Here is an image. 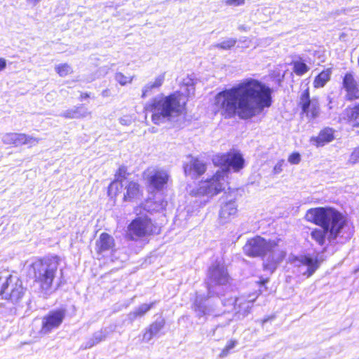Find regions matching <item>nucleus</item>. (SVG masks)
Instances as JSON below:
<instances>
[{
	"label": "nucleus",
	"mask_w": 359,
	"mask_h": 359,
	"mask_svg": "<svg viewBox=\"0 0 359 359\" xmlns=\"http://www.w3.org/2000/svg\"><path fill=\"white\" fill-rule=\"evenodd\" d=\"M237 213V205L236 202L230 200L221 206L219 211V219L222 223H226L233 218Z\"/></svg>",
	"instance_id": "6ab92c4d"
},
{
	"label": "nucleus",
	"mask_w": 359,
	"mask_h": 359,
	"mask_svg": "<svg viewBox=\"0 0 359 359\" xmlns=\"http://www.w3.org/2000/svg\"><path fill=\"white\" fill-rule=\"evenodd\" d=\"M271 240L266 241L261 236L249 239L243 246L244 252L249 257L264 256L267 252Z\"/></svg>",
	"instance_id": "ddd939ff"
},
{
	"label": "nucleus",
	"mask_w": 359,
	"mask_h": 359,
	"mask_svg": "<svg viewBox=\"0 0 359 359\" xmlns=\"http://www.w3.org/2000/svg\"><path fill=\"white\" fill-rule=\"evenodd\" d=\"M0 295L3 299H9L13 302H18L24 294V288L19 279L9 276L1 280Z\"/></svg>",
	"instance_id": "6e6552de"
},
{
	"label": "nucleus",
	"mask_w": 359,
	"mask_h": 359,
	"mask_svg": "<svg viewBox=\"0 0 359 359\" xmlns=\"http://www.w3.org/2000/svg\"><path fill=\"white\" fill-rule=\"evenodd\" d=\"M299 105L308 118H315L318 116L320 111L318 103L316 100L310 99L308 88L300 95Z\"/></svg>",
	"instance_id": "dca6fc26"
},
{
	"label": "nucleus",
	"mask_w": 359,
	"mask_h": 359,
	"mask_svg": "<svg viewBox=\"0 0 359 359\" xmlns=\"http://www.w3.org/2000/svg\"><path fill=\"white\" fill-rule=\"evenodd\" d=\"M220 319H224L222 321H219L218 324L215 326V329L212 330V336L215 335V332L222 327H224L228 325H229L230 322L232 320L230 317V314H224L223 316L220 317Z\"/></svg>",
	"instance_id": "f704fd0d"
},
{
	"label": "nucleus",
	"mask_w": 359,
	"mask_h": 359,
	"mask_svg": "<svg viewBox=\"0 0 359 359\" xmlns=\"http://www.w3.org/2000/svg\"><path fill=\"white\" fill-rule=\"evenodd\" d=\"M102 95L103 97H109V96H111V91H110V90L109 89H105L104 90H102Z\"/></svg>",
	"instance_id": "79ce46f5"
},
{
	"label": "nucleus",
	"mask_w": 359,
	"mask_h": 359,
	"mask_svg": "<svg viewBox=\"0 0 359 359\" xmlns=\"http://www.w3.org/2000/svg\"><path fill=\"white\" fill-rule=\"evenodd\" d=\"M89 94L88 93H81V97H80V100H82L83 99H86L87 97H89Z\"/></svg>",
	"instance_id": "c03bdc74"
},
{
	"label": "nucleus",
	"mask_w": 359,
	"mask_h": 359,
	"mask_svg": "<svg viewBox=\"0 0 359 359\" xmlns=\"http://www.w3.org/2000/svg\"><path fill=\"white\" fill-rule=\"evenodd\" d=\"M126 192L124 193L123 199L124 201H133L140 198L141 196V191L140 189V184L134 181L128 182L125 185Z\"/></svg>",
	"instance_id": "5701e85b"
},
{
	"label": "nucleus",
	"mask_w": 359,
	"mask_h": 359,
	"mask_svg": "<svg viewBox=\"0 0 359 359\" xmlns=\"http://www.w3.org/2000/svg\"><path fill=\"white\" fill-rule=\"evenodd\" d=\"M156 303V302H153L150 304H141L128 314L127 320L130 323H133L137 318L144 316L151 308L154 306Z\"/></svg>",
	"instance_id": "b1692460"
},
{
	"label": "nucleus",
	"mask_w": 359,
	"mask_h": 359,
	"mask_svg": "<svg viewBox=\"0 0 359 359\" xmlns=\"http://www.w3.org/2000/svg\"><path fill=\"white\" fill-rule=\"evenodd\" d=\"M282 169H281V164L278 165H276V166L274 167V170H276V172H279Z\"/></svg>",
	"instance_id": "a18cd8bd"
},
{
	"label": "nucleus",
	"mask_w": 359,
	"mask_h": 359,
	"mask_svg": "<svg viewBox=\"0 0 359 359\" xmlns=\"http://www.w3.org/2000/svg\"><path fill=\"white\" fill-rule=\"evenodd\" d=\"M134 76H126L121 72H116L114 75V79L121 85L126 86L127 83H132Z\"/></svg>",
	"instance_id": "473e14b6"
},
{
	"label": "nucleus",
	"mask_w": 359,
	"mask_h": 359,
	"mask_svg": "<svg viewBox=\"0 0 359 359\" xmlns=\"http://www.w3.org/2000/svg\"><path fill=\"white\" fill-rule=\"evenodd\" d=\"M55 69L56 72L60 76H66L67 75H68L72 72V67L66 63L58 65L55 66Z\"/></svg>",
	"instance_id": "72a5a7b5"
},
{
	"label": "nucleus",
	"mask_w": 359,
	"mask_h": 359,
	"mask_svg": "<svg viewBox=\"0 0 359 359\" xmlns=\"http://www.w3.org/2000/svg\"><path fill=\"white\" fill-rule=\"evenodd\" d=\"M120 123L121 124H123V125H126L127 124L126 120L125 118H120Z\"/></svg>",
	"instance_id": "09e8293b"
},
{
	"label": "nucleus",
	"mask_w": 359,
	"mask_h": 359,
	"mask_svg": "<svg viewBox=\"0 0 359 359\" xmlns=\"http://www.w3.org/2000/svg\"><path fill=\"white\" fill-rule=\"evenodd\" d=\"M165 80V74L158 75L154 82L147 83L142 90V97L145 98L150 95L156 89L159 88Z\"/></svg>",
	"instance_id": "393cba45"
},
{
	"label": "nucleus",
	"mask_w": 359,
	"mask_h": 359,
	"mask_svg": "<svg viewBox=\"0 0 359 359\" xmlns=\"http://www.w3.org/2000/svg\"><path fill=\"white\" fill-rule=\"evenodd\" d=\"M165 324V322L163 318H157L147 329H146L145 332L143 334V341L145 342L150 341L153 337L157 336L158 332L164 327Z\"/></svg>",
	"instance_id": "aec40b11"
},
{
	"label": "nucleus",
	"mask_w": 359,
	"mask_h": 359,
	"mask_svg": "<svg viewBox=\"0 0 359 359\" xmlns=\"http://www.w3.org/2000/svg\"><path fill=\"white\" fill-rule=\"evenodd\" d=\"M238 29L239 30H241V31H248V29L246 27H245L244 25H241L239 27H238Z\"/></svg>",
	"instance_id": "49530a36"
},
{
	"label": "nucleus",
	"mask_w": 359,
	"mask_h": 359,
	"mask_svg": "<svg viewBox=\"0 0 359 359\" xmlns=\"http://www.w3.org/2000/svg\"><path fill=\"white\" fill-rule=\"evenodd\" d=\"M151 219L147 216L138 217L133 219L128 227V237L131 240H136L155 232Z\"/></svg>",
	"instance_id": "0eeeda50"
},
{
	"label": "nucleus",
	"mask_w": 359,
	"mask_h": 359,
	"mask_svg": "<svg viewBox=\"0 0 359 359\" xmlns=\"http://www.w3.org/2000/svg\"><path fill=\"white\" fill-rule=\"evenodd\" d=\"M126 172V168L124 166L120 167L118 168V172L116 174V179L114 182H112L109 186V194H114L116 195L117 192L119 191V187H122L123 184H122V178H125V175Z\"/></svg>",
	"instance_id": "bb28decb"
},
{
	"label": "nucleus",
	"mask_w": 359,
	"mask_h": 359,
	"mask_svg": "<svg viewBox=\"0 0 359 359\" xmlns=\"http://www.w3.org/2000/svg\"><path fill=\"white\" fill-rule=\"evenodd\" d=\"M271 89L264 83L247 79L218 93L214 98L213 110L225 118L238 116L243 120L250 119L271 105Z\"/></svg>",
	"instance_id": "f257e3e1"
},
{
	"label": "nucleus",
	"mask_w": 359,
	"mask_h": 359,
	"mask_svg": "<svg viewBox=\"0 0 359 359\" xmlns=\"http://www.w3.org/2000/svg\"><path fill=\"white\" fill-rule=\"evenodd\" d=\"M330 71L329 69L323 71L316 77L313 82L314 86L316 88L323 87L325 84L330 80Z\"/></svg>",
	"instance_id": "c85d7f7f"
},
{
	"label": "nucleus",
	"mask_w": 359,
	"mask_h": 359,
	"mask_svg": "<svg viewBox=\"0 0 359 359\" xmlns=\"http://www.w3.org/2000/svg\"><path fill=\"white\" fill-rule=\"evenodd\" d=\"M357 271H359V269Z\"/></svg>",
	"instance_id": "603ef678"
},
{
	"label": "nucleus",
	"mask_w": 359,
	"mask_h": 359,
	"mask_svg": "<svg viewBox=\"0 0 359 359\" xmlns=\"http://www.w3.org/2000/svg\"><path fill=\"white\" fill-rule=\"evenodd\" d=\"M237 344H238V342L236 340H230L229 341H228L226 345L225 346V347L223 348V350L220 353L219 357L224 358V357L227 356L229 355V352L231 351V350H232L233 348H235V346L237 345Z\"/></svg>",
	"instance_id": "c9c22d12"
},
{
	"label": "nucleus",
	"mask_w": 359,
	"mask_h": 359,
	"mask_svg": "<svg viewBox=\"0 0 359 359\" xmlns=\"http://www.w3.org/2000/svg\"><path fill=\"white\" fill-rule=\"evenodd\" d=\"M306 219L323 229H315L311 231V238L323 245L329 232V238L335 239L346 224V219L341 213L334 208H317L309 209Z\"/></svg>",
	"instance_id": "f03ea898"
},
{
	"label": "nucleus",
	"mask_w": 359,
	"mask_h": 359,
	"mask_svg": "<svg viewBox=\"0 0 359 359\" xmlns=\"http://www.w3.org/2000/svg\"><path fill=\"white\" fill-rule=\"evenodd\" d=\"M183 84L186 86V94L189 96L191 95H194V80L191 78H187L184 79Z\"/></svg>",
	"instance_id": "e433bc0d"
},
{
	"label": "nucleus",
	"mask_w": 359,
	"mask_h": 359,
	"mask_svg": "<svg viewBox=\"0 0 359 359\" xmlns=\"http://www.w3.org/2000/svg\"><path fill=\"white\" fill-rule=\"evenodd\" d=\"M147 108L152 111L151 120L156 125L172 121L181 113L180 101L175 93L165 97H156Z\"/></svg>",
	"instance_id": "20e7f679"
},
{
	"label": "nucleus",
	"mask_w": 359,
	"mask_h": 359,
	"mask_svg": "<svg viewBox=\"0 0 359 359\" xmlns=\"http://www.w3.org/2000/svg\"><path fill=\"white\" fill-rule=\"evenodd\" d=\"M213 163L221 168L210 180L202 182L198 189V194L212 196L224 189L225 176L232 168L235 172L243 168L244 159L238 152L217 154L212 157Z\"/></svg>",
	"instance_id": "7ed1b4c3"
},
{
	"label": "nucleus",
	"mask_w": 359,
	"mask_h": 359,
	"mask_svg": "<svg viewBox=\"0 0 359 359\" xmlns=\"http://www.w3.org/2000/svg\"><path fill=\"white\" fill-rule=\"evenodd\" d=\"M59 258L56 256L45 257L33 262L30 271L34 273L35 280L44 291L51 288L59 265Z\"/></svg>",
	"instance_id": "39448f33"
},
{
	"label": "nucleus",
	"mask_w": 359,
	"mask_h": 359,
	"mask_svg": "<svg viewBox=\"0 0 359 359\" xmlns=\"http://www.w3.org/2000/svg\"><path fill=\"white\" fill-rule=\"evenodd\" d=\"M65 311L62 309L50 311L43 318L41 332L46 334L57 328L62 323Z\"/></svg>",
	"instance_id": "4468645a"
},
{
	"label": "nucleus",
	"mask_w": 359,
	"mask_h": 359,
	"mask_svg": "<svg viewBox=\"0 0 359 359\" xmlns=\"http://www.w3.org/2000/svg\"><path fill=\"white\" fill-rule=\"evenodd\" d=\"M245 0H224V3L226 6H239L245 4Z\"/></svg>",
	"instance_id": "58836bf2"
},
{
	"label": "nucleus",
	"mask_w": 359,
	"mask_h": 359,
	"mask_svg": "<svg viewBox=\"0 0 359 359\" xmlns=\"http://www.w3.org/2000/svg\"><path fill=\"white\" fill-rule=\"evenodd\" d=\"M348 119L353 126H359V105L347 112Z\"/></svg>",
	"instance_id": "7c9ffc66"
},
{
	"label": "nucleus",
	"mask_w": 359,
	"mask_h": 359,
	"mask_svg": "<svg viewBox=\"0 0 359 359\" xmlns=\"http://www.w3.org/2000/svg\"><path fill=\"white\" fill-rule=\"evenodd\" d=\"M254 301V299H250L245 297H240L224 299L222 304L224 306H233L235 318L237 320H241L250 313Z\"/></svg>",
	"instance_id": "f8f14e48"
},
{
	"label": "nucleus",
	"mask_w": 359,
	"mask_h": 359,
	"mask_svg": "<svg viewBox=\"0 0 359 359\" xmlns=\"http://www.w3.org/2000/svg\"><path fill=\"white\" fill-rule=\"evenodd\" d=\"M301 161V156L299 153H292L288 158V161L291 164H298Z\"/></svg>",
	"instance_id": "4c0bfd02"
},
{
	"label": "nucleus",
	"mask_w": 359,
	"mask_h": 359,
	"mask_svg": "<svg viewBox=\"0 0 359 359\" xmlns=\"http://www.w3.org/2000/svg\"><path fill=\"white\" fill-rule=\"evenodd\" d=\"M292 65L293 72L298 76H302L310 69L309 67L302 61H294Z\"/></svg>",
	"instance_id": "c756f323"
},
{
	"label": "nucleus",
	"mask_w": 359,
	"mask_h": 359,
	"mask_svg": "<svg viewBox=\"0 0 359 359\" xmlns=\"http://www.w3.org/2000/svg\"><path fill=\"white\" fill-rule=\"evenodd\" d=\"M255 359H266L264 357H262V358H255Z\"/></svg>",
	"instance_id": "8fccbe9b"
},
{
	"label": "nucleus",
	"mask_w": 359,
	"mask_h": 359,
	"mask_svg": "<svg viewBox=\"0 0 359 359\" xmlns=\"http://www.w3.org/2000/svg\"><path fill=\"white\" fill-rule=\"evenodd\" d=\"M1 140L6 144H13L15 147L27 144L29 147L36 145L39 142V139L36 137L18 133H6L2 136Z\"/></svg>",
	"instance_id": "2eb2a0df"
},
{
	"label": "nucleus",
	"mask_w": 359,
	"mask_h": 359,
	"mask_svg": "<svg viewBox=\"0 0 359 359\" xmlns=\"http://www.w3.org/2000/svg\"><path fill=\"white\" fill-rule=\"evenodd\" d=\"M229 280L230 276L226 267L219 262H214L209 267L207 274L206 284L209 296L219 294V292L215 290V287L226 285Z\"/></svg>",
	"instance_id": "423d86ee"
},
{
	"label": "nucleus",
	"mask_w": 359,
	"mask_h": 359,
	"mask_svg": "<svg viewBox=\"0 0 359 359\" xmlns=\"http://www.w3.org/2000/svg\"><path fill=\"white\" fill-rule=\"evenodd\" d=\"M184 170L186 175L194 178L205 172L206 165L203 161L191 157L189 163L184 165Z\"/></svg>",
	"instance_id": "f3484780"
},
{
	"label": "nucleus",
	"mask_w": 359,
	"mask_h": 359,
	"mask_svg": "<svg viewBox=\"0 0 359 359\" xmlns=\"http://www.w3.org/2000/svg\"><path fill=\"white\" fill-rule=\"evenodd\" d=\"M27 1L32 3L34 5H36L40 1V0H27Z\"/></svg>",
	"instance_id": "de8ad7c7"
},
{
	"label": "nucleus",
	"mask_w": 359,
	"mask_h": 359,
	"mask_svg": "<svg viewBox=\"0 0 359 359\" xmlns=\"http://www.w3.org/2000/svg\"><path fill=\"white\" fill-rule=\"evenodd\" d=\"M1 280H2V277H0V282L1 281Z\"/></svg>",
	"instance_id": "3c124183"
},
{
	"label": "nucleus",
	"mask_w": 359,
	"mask_h": 359,
	"mask_svg": "<svg viewBox=\"0 0 359 359\" xmlns=\"http://www.w3.org/2000/svg\"><path fill=\"white\" fill-rule=\"evenodd\" d=\"M292 264L297 267V272L307 278L311 276L320 266L317 258L309 255L295 257L291 260Z\"/></svg>",
	"instance_id": "9b49d317"
},
{
	"label": "nucleus",
	"mask_w": 359,
	"mask_h": 359,
	"mask_svg": "<svg viewBox=\"0 0 359 359\" xmlns=\"http://www.w3.org/2000/svg\"><path fill=\"white\" fill-rule=\"evenodd\" d=\"M350 161L352 163H356L359 162V147L355 148L354 151L352 152L350 158Z\"/></svg>",
	"instance_id": "ea45409f"
},
{
	"label": "nucleus",
	"mask_w": 359,
	"mask_h": 359,
	"mask_svg": "<svg viewBox=\"0 0 359 359\" xmlns=\"http://www.w3.org/2000/svg\"><path fill=\"white\" fill-rule=\"evenodd\" d=\"M279 243L280 240L270 241L267 252L264 255V267L271 272L277 268L286 255L285 250Z\"/></svg>",
	"instance_id": "1a4fd4ad"
},
{
	"label": "nucleus",
	"mask_w": 359,
	"mask_h": 359,
	"mask_svg": "<svg viewBox=\"0 0 359 359\" xmlns=\"http://www.w3.org/2000/svg\"><path fill=\"white\" fill-rule=\"evenodd\" d=\"M237 40L236 39L229 38L226 40L222 41L221 43H216L213 46L222 50H229L235 46Z\"/></svg>",
	"instance_id": "2f4dec72"
},
{
	"label": "nucleus",
	"mask_w": 359,
	"mask_h": 359,
	"mask_svg": "<svg viewBox=\"0 0 359 359\" xmlns=\"http://www.w3.org/2000/svg\"><path fill=\"white\" fill-rule=\"evenodd\" d=\"M205 298L202 295H196L193 309L197 317L201 318L210 314V309L205 305Z\"/></svg>",
	"instance_id": "a878e982"
},
{
	"label": "nucleus",
	"mask_w": 359,
	"mask_h": 359,
	"mask_svg": "<svg viewBox=\"0 0 359 359\" xmlns=\"http://www.w3.org/2000/svg\"><path fill=\"white\" fill-rule=\"evenodd\" d=\"M90 115V111L83 104L74 106L71 109H68L60 114V116L69 119L83 118Z\"/></svg>",
	"instance_id": "a211bd4d"
},
{
	"label": "nucleus",
	"mask_w": 359,
	"mask_h": 359,
	"mask_svg": "<svg viewBox=\"0 0 359 359\" xmlns=\"http://www.w3.org/2000/svg\"><path fill=\"white\" fill-rule=\"evenodd\" d=\"M273 318H274V316H270V317L264 318L263 320H262V325L266 323L269 320H271V319H273Z\"/></svg>",
	"instance_id": "37998d69"
},
{
	"label": "nucleus",
	"mask_w": 359,
	"mask_h": 359,
	"mask_svg": "<svg viewBox=\"0 0 359 359\" xmlns=\"http://www.w3.org/2000/svg\"><path fill=\"white\" fill-rule=\"evenodd\" d=\"M114 246V238L107 233L100 234L99 238L96 241V250L98 253L108 251Z\"/></svg>",
	"instance_id": "4be33fe9"
},
{
	"label": "nucleus",
	"mask_w": 359,
	"mask_h": 359,
	"mask_svg": "<svg viewBox=\"0 0 359 359\" xmlns=\"http://www.w3.org/2000/svg\"><path fill=\"white\" fill-rule=\"evenodd\" d=\"M334 130L331 128H325L320 130L318 135L312 138L314 144L319 147L332 142L334 140Z\"/></svg>",
	"instance_id": "412c9836"
},
{
	"label": "nucleus",
	"mask_w": 359,
	"mask_h": 359,
	"mask_svg": "<svg viewBox=\"0 0 359 359\" xmlns=\"http://www.w3.org/2000/svg\"><path fill=\"white\" fill-rule=\"evenodd\" d=\"M107 334L108 332L106 329L100 330L95 332L92 338L90 339L83 346V348H90L95 344H97L100 342L104 341L107 338Z\"/></svg>",
	"instance_id": "cd10ccee"
},
{
	"label": "nucleus",
	"mask_w": 359,
	"mask_h": 359,
	"mask_svg": "<svg viewBox=\"0 0 359 359\" xmlns=\"http://www.w3.org/2000/svg\"><path fill=\"white\" fill-rule=\"evenodd\" d=\"M6 67V61L4 58L0 57V71L4 70Z\"/></svg>",
	"instance_id": "a19ab883"
},
{
	"label": "nucleus",
	"mask_w": 359,
	"mask_h": 359,
	"mask_svg": "<svg viewBox=\"0 0 359 359\" xmlns=\"http://www.w3.org/2000/svg\"><path fill=\"white\" fill-rule=\"evenodd\" d=\"M143 177L149 187L162 190L168 184L170 175L167 170L158 167H149L143 172Z\"/></svg>",
	"instance_id": "9d476101"
}]
</instances>
